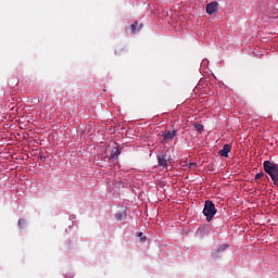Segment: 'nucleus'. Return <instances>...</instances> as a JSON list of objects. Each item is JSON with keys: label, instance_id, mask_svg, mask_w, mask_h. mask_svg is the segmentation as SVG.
Wrapping results in <instances>:
<instances>
[{"label": "nucleus", "instance_id": "1", "mask_svg": "<svg viewBox=\"0 0 278 278\" xmlns=\"http://www.w3.org/2000/svg\"><path fill=\"white\" fill-rule=\"evenodd\" d=\"M263 168L269 175L274 186H278V165L270 161H264Z\"/></svg>", "mask_w": 278, "mask_h": 278}, {"label": "nucleus", "instance_id": "2", "mask_svg": "<svg viewBox=\"0 0 278 278\" xmlns=\"http://www.w3.org/2000/svg\"><path fill=\"white\" fill-rule=\"evenodd\" d=\"M203 214L206 216L207 223H211L212 218L216 216V205H214V202L210 200L205 201Z\"/></svg>", "mask_w": 278, "mask_h": 278}, {"label": "nucleus", "instance_id": "3", "mask_svg": "<svg viewBox=\"0 0 278 278\" xmlns=\"http://www.w3.org/2000/svg\"><path fill=\"white\" fill-rule=\"evenodd\" d=\"M108 156L110 160H116L121 155V149L117 146L113 147L112 150H106Z\"/></svg>", "mask_w": 278, "mask_h": 278}, {"label": "nucleus", "instance_id": "4", "mask_svg": "<svg viewBox=\"0 0 278 278\" xmlns=\"http://www.w3.org/2000/svg\"><path fill=\"white\" fill-rule=\"evenodd\" d=\"M177 136V130H167L163 134V142H168Z\"/></svg>", "mask_w": 278, "mask_h": 278}, {"label": "nucleus", "instance_id": "5", "mask_svg": "<svg viewBox=\"0 0 278 278\" xmlns=\"http://www.w3.org/2000/svg\"><path fill=\"white\" fill-rule=\"evenodd\" d=\"M229 249V244H220L216 250L212 252V257L216 260L218 257V253H223L224 251H227Z\"/></svg>", "mask_w": 278, "mask_h": 278}, {"label": "nucleus", "instance_id": "6", "mask_svg": "<svg viewBox=\"0 0 278 278\" xmlns=\"http://www.w3.org/2000/svg\"><path fill=\"white\" fill-rule=\"evenodd\" d=\"M218 10V2H211L206 5V14H214Z\"/></svg>", "mask_w": 278, "mask_h": 278}, {"label": "nucleus", "instance_id": "7", "mask_svg": "<svg viewBox=\"0 0 278 278\" xmlns=\"http://www.w3.org/2000/svg\"><path fill=\"white\" fill-rule=\"evenodd\" d=\"M230 152H231V147L229 144H225L223 149L219 151V155H222V157H229Z\"/></svg>", "mask_w": 278, "mask_h": 278}, {"label": "nucleus", "instance_id": "8", "mask_svg": "<svg viewBox=\"0 0 278 278\" xmlns=\"http://www.w3.org/2000/svg\"><path fill=\"white\" fill-rule=\"evenodd\" d=\"M159 166H163L166 168L168 166V159H166V155H160L157 156Z\"/></svg>", "mask_w": 278, "mask_h": 278}, {"label": "nucleus", "instance_id": "9", "mask_svg": "<svg viewBox=\"0 0 278 278\" xmlns=\"http://www.w3.org/2000/svg\"><path fill=\"white\" fill-rule=\"evenodd\" d=\"M116 220H124V218H127V210H123L121 212H117L115 215Z\"/></svg>", "mask_w": 278, "mask_h": 278}, {"label": "nucleus", "instance_id": "10", "mask_svg": "<svg viewBox=\"0 0 278 278\" xmlns=\"http://www.w3.org/2000/svg\"><path fill=\"white\" fill-rule=\"evenodd\" d=\"M193 127H194V129H195V131L198 134H202L203 132V125H201L199 123H195V124H193Z\"/></svg>", "mask_w": 278, "mask_h": 278}, {"label": "nucleus", "instance_id": "11", "mask_svg": "<svg viewBox=\"0 0 278 278\" xmlns=\"http://www.w3.org/2000/svg\"><path fill=\"white\" fill-rule=\"evenodd\" d=\"M137 27H138V22H135L134 24H131V26H130L131 34H136V28Z\"/></svg>", "mask_w": 278, "mask_h": 278}, {"label": "nucleus", "instance_id": "12", "mask_svg": "<svg viewBox=\"0 0 278 278\" xmlns=\"http://www.w3.org/2000/svg\"><path fill=\"white\" fill-rule=\"evenodd\" d=\"M264 175H266L265 173H263V172H261V173H257L256 175H255V181H257L258 179H262V177H264Z\"/></svg>", "mask_w": 278, "mask_h": 278}, {"label": "nucleus", "instance_id": "13", "mask_svg": "<svg viewBox=\"0 0 278 278\" xmlns=\"http://www.w3.org/2000/svg\"><path fill=\"white\" fill-rule=\"evenodd\" d=\"M18 227H20V229H23L25 227V219L18 220Z\"/></svg>", "mask_w": 278, "mask_h": 278}, {"label": "nucleus", "instance_id": "14", "mask_svg": "<svg viewBox=\"0 0 278 278\" xmlns=\"http://www.w3.org/2000/svg\"><path fill=\"white\" fill-rule=\"evenodd\" d=\"M188 168H191V169L197 168V163H189Z\"/></svg>", "mask_w": 278, "mask_h": 278}, {"label": "nucleus", "instance_id": "15", "mask_svg": "<svg viewBox=\"0 0 278 278\" xmlns=\"http://www.w3.org/2000/svg\"><path fill=\"white\" fill-rule=\"evenodd\" d=\"M188 164H189L188 162L184 161L181 166H187V168H188Z\"/></svg>", "mask_w": 278, "mask_h": 278}, {"label": "nucleus", "instance_id": "16", "mask_svg": "<svg viewBox=\"0 0 278 278\" xmlns=\"http://www.w3.org/2000/svg\"><path fill=\"white\" fill-rule=\"evenodd\" d=\"M147 240V237L141 238V242H144Z\"/></svg>", "mask_w": 278, "mask_h": 278}, {"label": "nucleus", "instance_id": "17", "mask_svg": "<svg viewBox=\"0 0 278 278\" xmlns=\"http://www.w3.org/2000/svg\"><path fill=\"white\" fill-rule=\"evenodd\" d=\"M141 236H142V232L139 233V238H141Z\"/></svg>", "mask_w": 278, "mask_h": 278}]
</instances>
